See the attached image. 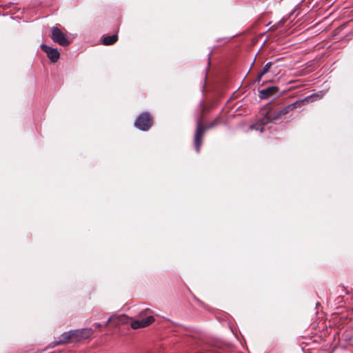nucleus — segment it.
<instances>
[{
	"label": "nucleus",
	"instance_id": "1",
	"mask_svg": "<svg viewBox=\"0 0 353 353\" xmlns=\"http://www.w3.org/2000/svg\"><path fill=\"white\" fill-rule=\"evenodd\" d=\"M311 96L305 97L303 100H298L292 103L289 104L287 106L280 108L279 110H270L265 112L263 117L259 121V127H256V125H251L250 128H254L256 130H259L260 132H263L264 131V125L267 123L272 122L274 120H277L280 119L281 117L288 114L290 111L296 108L297 107H300L305 101H307Z\"/></svg>",
	"mask_w": 353,
	"mask_h": 353
},
{
	"label": "nucleus",
	"instance_id": "2",
	"mask_svg": "<svg viewBox=\"0 0 353 353\" xmlns=\"http://www.w3.org/2000/svg\"><path fill=\"white\" fill-rule=\"evenodd\" d=\"M92 334L91 329L72 330L63 333L58 341H54L50 344V347H54L59 345L68 343H75L82 339H88Z\"/></svg>",
	"mask_w": 353,
	"mask_h": 353
},
{
	"label": "nucleus",
	"instance_id": "3",
	"mask_svg": "<svg viewBox=\"0 0 353 353\" xmlns=\"http://www.w3.org/2000/svg\"><path fill=\"white\" fill-rule=\"evenodd\" d=\"M215 125H216V123L213 122L207 126H203V125H202L200 120L197 121L196 130L195 132L194 139V147H195V150L197 153L200 152V148L202 145V139L204 135V133L205 132V131L207 130L212 128L214 126H215Z\"/></svg>",
	"mask_w": 353,
	"mask_h": 353
},
{
	"label": "nucleus",
	"instance_id": "4",
	"mask_svg": "<svg viewBox=\"0 0 353 353\" xmlns=\"http://www.w3.org/2000/svg\"><path fill=\"white\" fill-rule=\"evenodd\" d=\"M152 125V119L150 114L144 112L140 114L134 121V126L142 131L148 130Z\"/></svg>",
	"mask_w": 353,
	"mask_h": 353
},
{
	"label": "nucleus",
	"instance_id": "5",
	"mask_svg": "<svg viewBox=\"0 0 353 353\" xmlns=\"http://www.w3.org/2000/svg\"><path fill=\"white\" fill-rule=\"evenodd\" d=\"M51 39L52 41L61 46H68L70 41L67 39L65 34L57 27L53 26L51 28Z\"/></svg>",
	"mask_w": 353,
	"mask_h": 353
},
{
	"label": "nucleus",
	"instance_id": "6",
	"mask_svg": "<svg viewBox=\"0 0 353 353\" xmlns=\"http://www.w3.org/2000/svg\"><path fill=\"white\" fill-rule=\"evenodd\" d=\"M41 48L46 53L52 62L55 63L59 59L60 53L57 48H50L46 44H41Z\"/></svg>",
	"mask_w": 353,
	"mask_h": 353
},
{
	"label": "nucleus",
	"instance_id": "7",
	"mask_svg": "<svg viewBox=\"0 0 353 353\" xmlns=\"http://www.w3.org/2000/svg\"><path fill=\"white\" fill-rule=\"evenodd\" d=\"M278 90H279L278 87L270 86V87L265 88V89H263L261 90H259V97L261 99H268V97L272 96L273 94H276Z\"/></svg>",
	"mask_w": 353,
	"mask_h": 353
},
{
	"label": "nucleus",
	"instance_id": "8",
	"mask_svg": "<svg viewBox=\"0 0 353 353\" xmlns=\"http://www.w3.org/2000/svg\"><path fill=\"white\" fill-rule=\"evenodd\" d=\"M114 325L115 326H119L120 325L126 324L130 320V318L125 314L114 315Z\"/></svg>",
	"mask_w": 353,
	"mask_h": 353
},
{
	"label": "nucleus",
	"instance_id": "9",
	"mask_svg": "<svg viewBox=\"0 0 353 353\" xmlns=\"http://www.w3.org/2000/svg\"><path fill=\"white\" fill-rule=\"evenodd\" d=\"M118 39L117 34L106 36L103 37V43L105 46H110L114 43Z\"/></svg>",
	"mask_w": 353,
	"mask_h": 353
},
{
	"label": "nucleus",
	"instance_id": "10",
	"mask_svg": "<svg viewBox=\"0 0 353 353\" xmlns=\"http://www.w3.org/2000/svg\"><path fill=\"white\" fill-rule=\"evenodd\" d=\"M137 320L140 322L141 325H142V327H145L151 324L154 321V318L152 316H148L145 318Z\"/></svg>",
	"mask_w": 353,
	"mask_h": 353
},
{
	"label": "nucleus",
	"instance_id": "11",
	"mask_svg": "<svg viewBox=\"0 0 353 353\" xmlns=\"http://www.w3.org/2000/svg\"><path fill=\"white\" fill-rule=\"evenodd\" d=\"M131 327L134 330L143 327L142 325H141L140 322L137 319L131 321Z\"/></svg>",
	"mask_w": 353,
	"mask_h": 353
},
{
	"label": "nucleus",
	"instance_id": "12",
	"mask_svg": "<svg viewBox=\"0 0 353 353\" xmlns=\"http://www.w3.org/2000/svg\"><path fill=\"white\" fill-rule=\"evenodd\" d=\"M272 65V63L271 62H268L263 68V69L261 70V75H264L265 74H266L268 70H270V67Z\"/></svg>",
	"mask_w": 353,
	"mask_h": 353
},
{
	"label": "nucleus",
	"instance_id": "13",
	"mask_svg": "<svg viewBox=\"0 0 353 353\" xmlns=\"http://www.w3.org/2000/svg\"><path fill=\"white\" fill-rule=\"evenodd\" d=\"M114 315H112V316H111L108 319V321H106V323H105V326H108L110 322H112V323L114 324Z\"/></svg>",
	"mask_w": 353,
	"mask_h": 353
},
{
	"label": "nucleus",
	"instance_id": "14",
	"mask_svg": "<svg viewBox=\"0 0 353 353\" xmlns=\"http://www.w3.org/2000/svg\"><path fill=\"white\" fill-rule=\"evenodd\" d=\"M263 76V75H261V72H260L259 75H258V77H257V78H256V81H260Z\"/></svg>",
	"mask_w": 353,
	"mask_h": 353
},
{
	"label": "nucleus",
	"instance_id": "15",
	"mask_svg": "<svg viewBox=\"0 0 353 353\" xmlns=\"http://www.w3.org/2000/svg\"><path fill=\"white\" fill-rule=\"evenodd\" d=\"M94 326L96 327H101V325L100 323H97L94 324Z\"/></svg>",
	"mask_w": 353,
	"mask_h": 353
}]
</instances>
